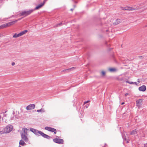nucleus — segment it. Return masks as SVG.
<instances>
[{"instance_id": "40", "label": "nucleus", "mask_w": 147, "mask_h": 147, "mask_svg": "<svg viewBox=\"0 0 147 147\" xmlns=\"http://www.w3.org/2000/svg\"><path fill=\"white\" fill-rule=\"evenodd\" d=\"M74 7H75V5H74Z\"/></svg>"}, {"instance_id": "12", "label": "nucleus", "mask_w": 147, "mask_h": 147, "mask_svg": "<svg viewBox=\"0 0 147 147\" xmlns=\"http://www.w3.org/2000/svg\"><path fill=\"white\" fill-rule=\"evenodd\" d=\"M22 130L23 132L21 134H24L25 135H28V133L30 131L29 130L26 128H23Z\"/></svg>"}, {"instance_id": "35", "label": "nucleus", "mask_w": 147, "mask_h": 147, "mask_svg": "<svg viewBox=\"0 0 147 147\" xmlns=\"http://www.w3.org/2000/svg\"><path fill=\"white\" fill-rule=\"evenodd\" d=\"M2 132V131H0V134H1V132Z\"/></svg>"}, {"instance_id": "27", "label": "nucleus", "mask_w": 147, "mask_h": 147, "mask_svg": "<svg viewBox=\"0 0 147 147\" xmlns=\"http://www.w3.org/2000/svg\"><path fill=\"white\" fill-rule=\"evenodd\" d=\"M3 36V34L0 33V38Z\"/></svg>"}, {"instance_id": "4", "label": "nucleus", "mask_w": 147, "mask_h": 147, "mask_svg": "<svg viewBox=\"0 0 147 147\" xmlns=\"http://www.w3.org/2000/svg\"><path fill=\"white\" fill-rule=\"evenodd\" d=\"M34 10L33 9H31L28 11H24L20 13V15L22 16H27L30 14Z\"/></svg>"}, {"instance_id": "14", "label": "nucleus", "mask_w": 147, "mask_h": 147, "mask_svg": "<svg viewBox=\"0 0 147 147\" xmlns=\"http://www.w3.org/2000/svg\"><path fill=\"white\" fill-rule=\"evenodd\" d=\"M45 3V2H44L43 3H41L37 6L34 9H33L34 11L35 10L38 9L44 5Z\"/></svg>"}, {"instance_id": "18", "label": "nucleus", "mask_w": 147, "mask_h": 147, "mask_svg": "<svg viewBox=\"0 0 147 147\" xmlns=\"http://www.w3.org/2000/svg\"><path fill=\"white\" fill-rule=\"evenodd\" d=\"M19 144L22 146H24L26 145V144L24 142V141L22 140H20L19 142Z\"/></svg>"}, {"instance_id": "15", "label": "nucleus", "mask_w": 147, "mask_h": 147, "mask_svg": "<svg viewBox=\"0 0 147 147\" xmlns=\"http://www.w3.org/2000/svg\"><path fill=\"white\" fill-rule=\"evenodd\" d=\"M124 10H136V8H131L128 7H125L123 8Z\"/></svg>"}, {"instance_id": "11", "label": "nucleus", "mask_w": 147, "mask_h": 147, "mask_svg": "<svg viewBox=\"0 0 147 147\" xmlns=\"http://www.w3.org/2000/svg\"><path fill=\"white\" fill-rule=\"evenodd\" d=\"M136 106L140 108L142 104V100L141 99H139L136 101Z\"/></svg>"}, {"instance_id": "39", "label": "nucleus", "mask_w": 147, "mask_h": 147, "mask_svg": "<svg viewBox=\"0 0 147 147\" xmlns=\"http://www.w3.org/2000/svg\"><path fill=\"white\" fill-rule=\"evenodd\" d=\"M19 147H21V146H20V145L19 146Z\"/></svg>"}, {"instance_id": "25", "label": "nucleus", "mask_w": 147, "mask_h": 147, "mask_svg": "<svg viewBox=\"0 0 147 147\" xmlns=\"http://www.w3.org/2000/svg\"><path fill=\"white\" fill-rule=\"evenodd\" d=\"M126 82H127L128 83H129V84H134V83H136V82H129V81H126Z\"/></svg>"}, {"instance_id": "6", "label": "nucleus", "mask_w": 147, "mask_h": 147, "mask_svg": "<svg viewBox=\"0 0 147 147\" xmlns=\"http://www.w3.org/2000/svg\"><path fill=\"white\" fill-rule=\"evenodd\" d=\"M45 129L49 131L53 132L55 134H56L57 133L56 129L50 127H45Z\"/></svg>"}, {"instance_id": "26", "label": "nucleus", "mask_w": 147, "mask_h": 147, "mask_svg": "<svg viewBox=\"0 0 147 147\" xmlns=\"http://www.w3.org/2000/svg\"><path fill=\"white\" fill-rule=\"evenodd\" d=\"M15 65V62H12V63H11V65H12V66H14V65Z\"/></svg>"}, {"instance_id": "24", "label": "nucleus", "mask_w": 147, "mask_h": 147, "mask_svg": "<svg viewBox=\"0 0 147 147\" xmlns=\"http://www.w3.org/2000/svg\"><path fill=\"white\" fill-rule=\"evenodd\" d=\"M101 74L102 76H104L105 75V72L104 71H102L101 72Z\"/></svg>"}, {"instance_id": "10", "label": "nucleus", "mask_w": 147, "mask_h": 147, "mask_svg": "<svg viewBox=\"0 0 147 147\" xmlns=\"http://www.w3.org/2000/svg\"><path fill=\"white\" fill-rule=\"evenodd\" d=\"M35 105L34 104H31L28 105L26 108L27 110H31L35 108Z\"/></svg>"}, {"instance_id": "7", "label": "nucleus", "mask_w": 147, "mask_h": 147, "mask_svg": "<svg viewBox=\"0 0 147 147\" xmlns=\"http://www.w3.org/2000/svg\"><path fill=\"white\" fill-rule=\"evenodd\" d=\"M53 141L59 144H62L64 142L62 139L57 138L54 139Z\"/></svg>"}, {"instance_id": "17", "label": "nucleus", "mask_w": 147, "mask_h": 147, "mask_svg": "<svg viewBox=\"0 0 147 147\" xmlns=\"http://www.w3.org/2000/svg\"><path fill=\"white\" fill-rule=\"evenodd\" d=\"M121 22V21L120 19H117L116 20L115 22L113 23V24L115 25H116L120 23Z\"/></svg>"}, {"instance_id": "3", "label": "nucleus", "mask_w": 147, "mask_h": 147, "mask_svg": "<svg viewBox=\"0 0 147 147\" xmlns=\"http://www.w3.org/2000/svg\"><path fill=\"white\" fill-rule=\"evenodd\" d=\"M13 128V127L12 125H9L7 126L4 129V133H8L11 131Z\"/></svg>"}, {"instance_id": "13", "label": "nucleus", "mask_w": 147, "mask_h": 147, "mask_svg": "<svg viewBox=\"0 0 147 147\" xmlns=\"http://www.w3.org/2000/svg\"><path fill=\"white\" fill-rule=\"evenodd\" d=\"M138 89L140 91L144 92L146 90V87L145 86L143 85L139 87Z\"/></svg>"}, {"instance_id": "19", "label": "nucleus", "mask_w": 147, "mask_h": 147, "mask_svg": "<svg viewBox=\"0 0 147 147\" xmlns=\"http://www.w3.org/2000/svg\"><path fill=\"white\" fill-rule=\"evenodd\" d=\"M137 133V131H136V129H134V130H133L130 133V135H134L135 134Z\"/></svg>"}, {"instance_id": "36", "label": "nucleus", "mask_w": 147, "mask_h": 147, "mask_svg": "<svg viewBox=\"0 0 147 147\" xmlns=\"http://www.w3.org/2000/svg\"><path fill=\"white\" fill-rule=\"evenodd\" d=\"M88 105H87V106H86V108H87V107H88Z\"/></svg>"}, {"instance_id": "30", "label": "nucleus", "mask_w": 147, "mask_h": 147, "mask_svg": "<svg viewBox=\"0 0 147 147\" xmlns=\"http://www.w3.org/2000/svg\"><path fill=\"white\" fill-rule=\"evenodd\" d=\"M89 101H86L85 102H84V104H85L88 102H89Z\"/></svg>"}, {"instance_id": "9", "label": "nucleus", "mask_w": 147, "mask_h": 147, "mask_svg": "<svg viewBox=\"0 0 147 147\" xmlns=\"http://www.w3.org/2000/svg\"><path fill=\"white\" fill-rule=\"evenodd\" d=\"M122 137L124 140L126 141L127 143H128L129 142L128 137V136L126 133L124 132L122 135Z\"/></svg>"}, {"instance_id": "38", "label": "nucleus", "mask_w": 147, "mask_h": 147, "mask_svg": "<svg viewBox=\"0 0 147 147\" xmlns=\"http://www.w3.org/2000/svg\"><path fill=\"white\" fill-rule=\"evenodd\" d=\"M1 115H0V119H1Z\"/></svg>"}, {"instance_id": "28", "label": "nucleus", "mask_w": 147, "mask_h": 147, "mask_svg": "<svg viewBox=\"0 0 147 147\" xmlns=\"http://www.w3.org/2000/svg\"><path fill=\"white\" fill-rule=\"evenodd\" d=\"M129 95V93H125V96H126L127 95Z\"/></svg>"}, {"instance_id": "5", "label": "nucleus", "mask_w": 147, "mask_h": 147, "mask_svg": "<svg viewBox=\"0 0 147 147\" xmlns=\"http://www.w3.org/2000/svg\"><path fill=\"white\" fill-rule=\"evenodd\" d=\"M28 32L27 30H25L23 31H22L20 32V33L18 34H17L16 33H15L13 36V38H17L19 37H20L21 36L25 34L26 33Z\"/></svg>"}, {"instance_id": "8", "label": "nucleus", "mask_w": 147, "mask_h": 147, "mask_svg": "<svg viewBox=\"0 0 147 147\" xmlns=\"http://www.w3.org/2000/svg\"><path fill=\"white\" fill-rule=\"evenodd\" d=\"M28 135H25L24 134H21V138L25 142H28V138L27 137Z\"/></svg>"}, {"instance_id": "33", "label": "nucleus", "mask_w": 147, "mask_h": 147, "mask_svg": "<svg viewBox=\"0 0 147 147\" xmlns=\"http://www.w3.org/2000/svg\"><path fill=\"white\" fill-rule=\"evenodd\" d=\"M73 10V9H71V11H72Z\"/></svg>"}, {"instance_id": "2", "label": "nucleus", "mask_w": 147, "mask_h": 147, "mask_svg": "<svg viewBox=\"0 0 147 147\" xmlns=\"http://www.w3.org/2000/svg\"><path fill=\"white\" fill-rule=\"evenodd\" d=\"M20 19H19L18 20H16L14 21L9 22L7 23L3 24L0 26V29H3L9 26H10L16 22L18 20H20Z\"/></svg>"}, {"instance_id": "29", "label": "nucleus", "mask_w": 147, "mask_h": 147, "mask_svg": "<svg viewBox=\"0 0 147 147\" xmlns=\"http://www.w3.org/2000/svg\"><path fill=\"white\" fill-rule=\"evenodd\" d=\"M139 57L140 59H142L143 57L142 56H139Z\"/></svg>"}, {"instance_id": "37", "label": "nucleus", "mask_w": 147, "mask_h": 147, "mask_svg": "<svg viewBox=\"0 0 147 147\" xmlns=\"http://www.w3.org/2000/svg\"><path fill=\"white\" fill-rule=\"evenodd\" d=\"M145 27H147V25H146V26H145Z\"/></svg>"}, {"instance_id": "32", "label": "nucleus", "mask_w": 147, "mask_h": 147, "mask_svg": "<svg viewBox=\"0 0 147 147\" xmlns=\"http://www.w3.org/2000/svg\"><path fill=\"white\" fill-rule=\"evenodd\" d=\"M4 119H5L4 118H3V121H4L5 122H6V121H4Z\"/></svg>"}, {"instance_id": "1", "label": "nucleus", "mask_w": 147, "mask_h": 147, "mask_svg": "<svg viewBox=\"0 0 147 147\" xmlns=\"http://www.w3.org/2000/svg\"><path fill=\"white\" fill-rule=\"evenodd\" d=\"M30 130L31 131L33 132L35 134L39 136V134L40 135L43 137L47 139H49L50 138V137L48 135L42 132V131H38L36 129L32 128H30Z\"/></svg>"}, {"instance_id": "16", "label": "nucleus", "mask_w": 147, "mask_h": 147, "mask_svg": "<svg viewBox=\"0 0 147 147\" xmlns=\"http://www.w3.org/2000/svg\"><path fill=\"white\" fill-rule=\"evenodd\" d=\"M108 70L109 71L111 72H115L117 71V69L115 68H109L108 69Z\"/></svg>"}, {"instance_id": "41", "label": "nucleus", "mask_w": 147, "mask_h": 147, "mask_svg": "<svg viewBox=\"0 0 147 147\" xmlns=\"http://www.w3.org/2000/svg\"><path fill=\"white\" fill-rule=\"evenodd\" d=\"M6 112V111H5V113Z\"/></svg>"}, {"instance_id": "20", "label": "nucleus", "mask_w": 147, "mask_h": 147, "mask_svg": "<svg viewBox=\"0 0 147 147\" xmlns=\"http://www.w3.org/2000/svg\"><path fill=\"white\" fill-rule=\"evenodd\" d=\"M15 113V112L13 111V116H11L10 118L11 120H12L15 119V117H14Z\"/></svg>"}, {"instance_id": "23", "label": "nucleus", "mask_w": 147, "mask_h": 147, "mask_svg": "<svg viewBox=\"0 0 147 147\" xmlns=\"http://www.w3.org/2000/svg\"><path fill=\"white\" fill-rule=\"evenodd\" d=\"M74 68H75L74 67H72L71 68H69V69H65V70H63V71H67V70H70L72 69H74Z\"/></svg>"}, {"instance_id": "34", "label": "nucleus", "mask_w": 147, "mask_h": 147, "mask_svg": "<svg viewBox=\"0 0 147 147\" xmlns=\"http://www.w3.org/2000/svg\"><path fill=\"white\" fill-rule=\"evenodd\" d=\"M124 102H123L121 103V105H123V104H124Z\"/></svg>"}, {"instance_id": "22", "label": "nucleus", "mask_w": 147, "mask_h": 147, "mask_svg": "<svg viewBox=\"0 0 147 147\" xmlns=\"http://www.w3.org/2000/svg\"><path fill=\"white\" fill-rule=\"evenodd\" d=\"M62 22H61L60 23H59V24H56V25H55L54 26V27H58L61 26V25H62Z\"/></svg>"}, {"instance_id": "21", "label": "nucleus", "mask_w": 147, "mask_h": 147, "mask_svg": "<svg viewBox=\"0 0 147 147\" xmlns=\"http://www.w3.org/2000/svg\"><path fill=\"white\" fill-rule=\"evenodd\" d=\"M37 112H45V111L42 108H41L40 110H37Z\"/></svg>"}, {"instance_id": "31", "label": "nucleus", "mask_w": 147, "mask_h": 147, "mask_svg": "<svg viewBox=\"0 0 147 147\" xmlns=\"http://www.w3.org/2000/svg\"><path fill=\"white\" fill-rule=\"evenodd\" d=\"M138 82H140V80L139 79H138Z\"/></svg>"}, {"instance_id": "42", "label": "nucleus", "mask_w": 147, "mask_h": 147, "mask_svg": "<svg viewBox=\"0 0 147 147\" xmlns=\"http://www.w3.org/2000/svg\"><path fill=\"white\" fill-rule=\"evenodd\" d=\"M6 116V115H5V117Z\"/></svg>"}]
</instances>
